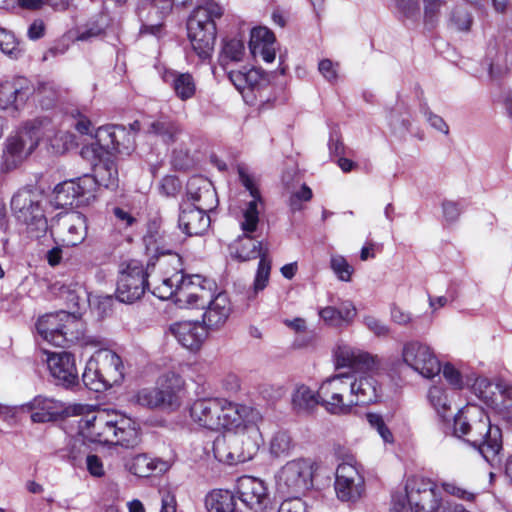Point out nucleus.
<instances>
[{
	"label": "nucleus",
	"mask_w": 512,
	"mask_h": 512,
	"mask_svg": "<svg viewBox=\"0 0 512 512\" xmlns=\"http://www.w3.org/2000/svg\"><path fill=\"white\" fill-rule=\"evenodd\" d=\"M126 466L129 472L138 477H149L154 473H163L169 468L166 461L152 458L147 454L134 456Z\"/></svg>",
	"instance_id": "obj_37"
},
{
	"label": "nucleus",
	"mask_w": 512,
	"mask_h": 512,
	"mask_svg": "<svg viewBox=\"0 0 512 512\" xmlns=\"http://www.w3.org/2000/svg\"><path fill=\"white\" fill-rule=\"evenodd\" d=\"M20 408L21 411L31 413V420L34 423L54 421L65 409L60 401L43 395H38L30 402L20 405Z\"/></svg>",
	"instance_id": "obj_27"
},
{
	"label": "nucleus",
	"mask_w": 512,
	"mask_h": 512,
	"mask_svg": "<svg viewBox=\"0 0 512 512\" xmlns=\"http://www.w3.org/2000/svg\"><path fill=\"white\" fill-rule=\"evenodd\" d=\"M391 321L399 326H409L413 323L414 317L411 312L393 304L390 308Z\"/></svg>",
	"instance_id": "obj_55"
},
{
	"label": "nucleus",
	"mask_w": 512,
	"mask_h": 512,
	"mask_svg": "<svg viewBox=\"0 0 512 512\" xmlns=\"http://www.w3.org/2000/svg\"><path fill=\"white\" fill-rule=\"evenodd\" d=\"M402 362L424 378H433L441 372L440 361L426 342L412 339L403 343Z\"/></svg>",
	"instance_id": "obj_13"
},
{
	"label": "nucleus",
	"mask_w": 512,
	"mask_h": 512,
	"mask_svg": "<svg viewBox=\"0 0 512 512\" xmlns=\"http://www.w3.org/2000/svg\"><path fill=\"white\" fill-rule=\"evenodd\" d=\"M53 229L66 246H76L87 236L86 218L79 212L65 213L58 217Z\"/></svg>",
	"instance_id": "obj_23"
},
{
	"label": "nucleus",
	"mask_w": 512,
	"mask_h": 512,
	"mask_svg": "<svg viewBox=\"0 0 512 512\" xmlns=\"http://www.w3.org/2000/svg\"><path fill=\"white\" fill-rule=\"evenodd\" d=\"M353 393L346 373H341L327 378L318 389L321 406L337 416L349 415L355 407Z\"/></svg>",
	"instance_id": "obj_10"
},
{
	"label": "nucleus",
	"mask_w": 512,
	"mask_h": 512,
	"mask_svg": "<svg viewBox=\"0 0 512 512\" xmlns=\"http://www.w3.org/2000/svg\"><path fill=\"white\" fill-rule=\"evenodd\" d=\"M49 121L34 119L25 122L3 144L0 171L7 173L18 168L48 135Z\"/></svg>",
	"instance_id": "obj_6"
},
{
	"label": "nucleus",
	"mask_w": 512,
	"mask_h": 512,
	"mask_svg": "<svg viewBox=\"0 0 512 512\" xmlns=\"http://www.w3.org/2000/svg\"><path fill=\"white\" fill-rule=\"evenodd\" d=\"M170 333L184 348L197 351L207 338V329L198 322L181 321L172 324Z\"/></svg>",
	"instance_id": "obj_28"
},
{
	"label": "nucleus",
	"mask_w": 512,
	"mask_h": 512,
	"mask_svg": "<svg viewBox=\"0 0 512 512\" xmlns=\"http://www.w3.org/2000/svg\"><path fill=\"white\" fill-rule=\"evenodd\" d=\"M374 370H359L346 373L350 382L355 406L377 402L380 397L381 385L374 375Z\"/></svg>",
	"instance_id": "obj_21"
},
{
	"label": "nucleus",
	"mask_w": 512,
	"mask_h": 512,
	"mask_svg": "<svg viewBox=\"0 0 512 512\" xmlns=\"http://www.w3.org/2000/svg\"><path fill=\"white\" fill-rule=\"evenodd\" d=\"M320 318L329 326L341 327L344 326L339 316L337 307L327 306L319 310Z\"/></svg>",
	"instance_id": "obj_58"
},
{
	"label": "nucleus",
	"mask_w": 512,
	"mask_h": 512,
	"mask_svg": "<svg viewBox=\"0 0 512 512\" xmlns=\"http://www.w3.org/2000/svg\"><path fill=\"white\" fill-rule=\"evenodd\" d=\"M11 209L18 221L24 223L30 233L38 237L48 229L47 219L41 206V196L30 190H19L11 200Z\"/></svg>",
	"instance_id": "obj_11"
},
{
	"label": "nucleus",
	"mask_w": 512,
	"mask_h": 512,
	"mask_svg": "<svg viewBox=\"0 0 512 512\" xmlns=\"http://www.w3.org/2000/svg\"><path fill=\"white\" fill-rule=\"evenodd\" d=\"M512 63V36H498L489 40L485 52L484 61L475 75L482 77L485 73L491 79L499 78Z\"/></svg>",
	"instance_id": "obj_17"
},
{
	"label": "nucleus",
	"mask_w": 512,
	"mask_h": 512,
	"mask_svg": "<svg viewBox=\"0 0 512 512\" xmlns=\"http://www.w3.org/2000/svg\"><path fill=\"white\" fill-rule=\"evenodd\" d=\"M85 465L89 474L93 477L100 478L105 475V469L100 457L94 454H88L85 457Z\"/></svg>",
	"instance_id": "obj_59"
},
{
	"label": "nucleus",
	"mask_w": 512,
	"mask_h": 512,
	"mask_svg": "<svg viewBox=\"0 0 512 512\" xmlns=\"http://www.w3.org/2000/svg\"><path fill=\"white\" fill-rule=\"evenodd\" d=\"M95 183L91 175L66 180L54 189L55 201L58 206H80L94 197Z\"/></svg>",
	"instance_id": "obj_19"
},
{
	"label": "nucleus",
	"mask_w": 512,
	"mask_h": 512,
	"mask_svg": "<svg viewBox=\"0 0 512 512\" xmlns=\"http://www.w3.org/2000/svg\"><path fill=\"white\" fill-rule=\"evenodd\" d=\"M79 430L84 438L94 443L127 449L140 443V429L135 420L105 410L86 415L79 422Z\"/></svg>",
	"instance_id": "obj_4"
},
{
	"label": "nucleus",
	"mask_w": 512,
	"mask_h": 512,
	"mask_svg": "<svg viewBox=\"0 0 512 512\" xmlns=\"http://www.w3.org/2000/svg\"><path fill=\"white\" fill-rule=\"evenodd\" d=\"M94 176L92 179L97 186H104L108 189H115L118 187V170L116 164L111 160L100 161L94 168Z\"/></svg>",
	"instance_id": "obj_38"
},
{
	"label": "nucleus",
	"mask_w": 512,
	"mask_h": 512,
	"mask_svg": "<svg viewBox=\"0 0 512 512\" xmlns=\"http://www.w3.org/2000/svg\"><path fill=\"white\" fill-rule=\"evenodd\" d=\"M330 267L340 281L349 282L353 274V267L341 255H332Z\"/></svg>",
	"instance_id": "obj_50"
},
{
	"label": "nucleus",
	"mask_w": 512,
	"mask_h": 512,
	"mask_svg": "<svg viewBox=\"0 0 512 512\" xmlns=\"http://www.w3.org/2000/svg\"><path fill=\"white\" fill-rule=\"evenodd\" d=\"M315 463L308 458L288 461L276 473L279 489L286 493L302 494L313 486Z\"/></svg>",
	"instance_id": "obj_12"
},
{
	"label": "nucleus",
	"mask_w": 512,
	"mask_h": 512,
	"mask_svg": "<svg viewBox=\"0 0 512 512\" xmlns=\"http://www.w3.org/2000/svg\"><path fill=\"white\" fill-rule=\"evenodd\" d=\"M366 419L370 426L377 430L381 438L386 443L393 442V434L391 433L390 429L386 426L382 416L377 413H367Z\"/></svg>",
	"instance_id": "obj_52"
},
{
	"label": "nucleus",
	"mask_w": 512,
	"mask_h": 512,
	"mask_svg": "<svg viewBox=\"0 0 512 512\" xmlns=\"http://www.w3.org/2000/svg\"><path fill=\"white\" fill-rule=\"evenodd\" d=\"M31 95V88L26 78L15 77L0 83V108L17 112Z\"/></svg>",
	"instance_id": "obj_25"
},
{
	"label": "nucleus",
	"mask_w": 512,
	"mask_h": 512,
	"mask_svg": "<svg viewBox=\"0 0 512 512\" xmlns=\"http://www.w3.org/2000/svg\"><path fill=\"white\" fill-rule=\"evenodd\" d=\"M244 53L245 47L242 40L237 38L227 39L223 43L220 63L225 67L230 62H239L242 60Z\"/></svg>",
	"instance_id": "obj_43"
},
{
	"label": "nucleus",
	"mask_w": 512,
	"mask_h": 512,
	"mask_svg": "<svg viewBox=\"0 0 512 512\" xmlns=\"http://www.w3.org/2000/svg\"><path fill=\"white\" fill-rule=\"evenodd\" d=\"M192 421L211 431L244 433L254 428L261 420V414L253 407L234 403L223 398H202L195 400L190 407Z\"/></svg>",
	"instance_id": "obj_2"
},
{
	"label": "nucleus",
	"mask_w": 512,
	"mask_h": 512,
	"mask_svg": "<svg viewBox=\"0 0 512 512\" xmlns=\"http://www.w3.org/2000/svg\"><path fill=\"white\" fill-rule=\"evenodd\" d=\"M335 491L342 502L356 503L365 495V481L358 469L342 463L336 470Z\"/></svg>",
	"instance_id": "obj_20"
},
{
	"label": "nucleus",
	"mask_w": 512,
	"mask_h": 512,
	"mask_svg": "<svg viewBox=\"0 0 512 512\" xmlns=\"http://www.w3.org/2000/svg\"><path fill=\"white\" fill-rule=\"evenodd\" d=\"M223 15L214 0H199L187 21V33L195 54L203 61L211 58L216 41V20Z\"/></svg>",
	"instance_id": "obj_5"
},
{
	"label": "nucleus",
	"mask_w": 512,
	"mask_h": 512,
	"mask_svg": "<svg viewBox=\"0 0 512 512\" xmlns=\"http://www.w3.org/2000/svg\"><path fill=\"white\" fill-rule=\"evenodd\" d=\"M187 196L192 205L202 209L213 210L218 198L212 183L201 176L191 177L187 182Z\"/></svg>",
	"instance_id": "obj_30"
},
{
	"label": "nucleus",
	"mask_w": 512,
	"mask_h": 512,
	"mask_svg": "<svg viewBox=\"0 0 512 512\" xmlns=\"http://www.w3.org/2000/svg\"><path fill=\"white\" fill-rule=\"evenodd\" d=\"M147 287V273L143 265L132 260L120 271L116 297L123 303H133L142 297Z\"/></svg>",
	"instance_id": "obj_18"
},
{
	"label": "nucleus",
	"mask_w": 512,
	"mask_h": 512,
	"mask_svg": "<svg viewBox=\"0 0 512 512\" xmlns=\"http://www.w3.org/2000/svg\"><path fill=\"white\" fill-rule=\"evenodd\" d=\"M318 70L329 83H335L339 76V64L330 59H323L319 62Z\"/></svg>",
	"instance_id": "obj_54"
},
{
	"label": "nucleus",
	"mask_w": 512,
	"mask_h": 512,
	"mask_svg": "<svg viewBox=\"0 0 512 512\" xmlns=\"http://www.w3.org/2000/svg\"><path fill=\"white\" fill-rule=\"evenodd\" d=\"M428 400L440 417H447L450 411V401L442 387L432 386L428 391Z\"/></svg>",
	"instance_id": "obj_46"
},
{
	"label": "nucleus",
	"mask_w": 512,
	"mask_h": 512,
	"mask_svg": "<svg viewBox=\"0 0 512 512\" xmlns=\"http://www.w3.org/2000/svg\"><path fill=\"white\" fill-rule=\"evenodd\" d=\"M124 378L122 359L114 351L98 349L86 364L83 383L90 390L100 392L120 384Z\"/></svg>",
	"instance_id": "obj_7"
},
{
	"label": "nucleus",
	"mask_w": 512,
	"mask_h": 512,
	"mask_svg": "<svg viewBox=\"0 0 512 512\" xmlns=\"http://www.w3.org/2000/svg\"><path fill=\"white\" fill-rule=\"evenodd\" d=\"M148 132L160 137L165 143H172L181 133V128L176 122L161 118L149 124Z\"/></svg>",
	"instance_id": "obj_42"
},
{
	"label": "nucleus",
	"mask_w": 512,
	"mask_h": 512,
	"mask_svg": "<svg viewBox=\"0 0 512 512\" xmlns=\"http://www.w3.org/2000/svg\"><path fill=\"white\" fill-rule=\"evenodd\" d=\"M249 49L253 57H261L265 62L275 60V36L266 27L253 28L250 33Z\"/></svg>",
	"instance_id": "obj_32"
},
{
	"label": "nucleus",
	"mask_w": 512,
	"mask_h": 512,
	"mask_svg": "<svg viewBox=\"0 0 512 512\" xmlns=\"http://www.w3.org/2000/svg\"><path fill=\"white\" fill-rule=\"evenodd\" d=\"M446 4V0H423L425 25L434 27Z\"/></svg>",
	"instance_id": "obj_49"
},
{
	"label": "nucleus",
	"mask_w": 512,
	"mask_h": 512,
	"mask_svg": "<svg viewBox=\"0 0 512 512\" xmlns=\"http://www.w3.org/2000/svg\"><path fill=\"white\" fill-rule=\"evenodd\" d=\"M238 173L242 185L250 192L252 200L249 201L242 210V216L239 220L243 235L239 236L229 245V251L233 258L240 261H248L260 257L253 282V294L255 296L268 285L271 272V260L268 258L267 252L262 250L261 241L252 236V233L257 230L259 223L258 206L261 204L260 193L253 177L246 169L240 167Z\"/></svg>",
	"instance_id": "obj_1"
},
{
	"label": "nucleus",
	"mask_w": 512,
	"mask_h": 512,
	"mask_svg": "<svg viewBox=\"0 0 512 512\" xmlns=\"http://www.w3.org/2000/svg\"><path fill=\"white\" fill-rule=\"evenodd\" d=\"M0 51L12 59H18L23 54V49L14 33L2 27H0Z\"/></svg>",
	"instance_id": "obj_45"
},
{
	"label": "nucleus",
	"mask_w": 512,
	"mask_h": 512,
	"mask_svg": "<svg viewBox=\"0 0 512 512\" xmlns=\"http://www.w3.org/2000/svg\"><path fill=\"white\" fill-rule=\"evenodd\" d=\"M184 384L179 373L168 371L159 377L156 387L139 390L134 399L146 408L174 411L182 403Z\"/></svg>",
	"instance_id": "obj_8"
},
{
	"label": "nucleus",
	"mask_w": 512,
	"mask_h": 512,
	"mask_svg": "<svg viewBox=\"0 0 512 512\" xmlns=\"http://www.w3.org/2000/svg\"><path fill=\"white\" fill-rule=\"evenodd\" d=\"M235 494L228 490L216 489L207 494L205 506L208 512H233Z\"/></svg>",
	"instance_id": "obj_40"
},
{
	"label": "nucleus",
	"mask_w": 512,
	"mask_h": 512,
	"mask_svg": "<svg viewBox=\"0 0 512 512\" xmlns=\"http://www.w3.org/2000/svg\"><path fill=\"white\" fill-rule=\"evenodd\" d=\"M504 401L499 406V414L508 423L512 424V388L503 391Z\"/></svg>",
	"instance_id": "obj_63"
},
{
	"label": "nucleus",
	"mask_w": 512,
	"mask_h": 512,
	"mask_svg": "<svg viewBox=\"0 0 512 512\" xmlns=\"http://www.w3.org/2000/svg\"><path fill=\"white\" fill-rule=\"evenodd\" d=\"M163 81L174 91L175 95L182 101L189 100L196 93V83L190 73H180L174 70H167L163 73Z\"/></svg>",
	"instance_id": "obj_36"
},
{
	"label": "nucleus",
	"mask_w": 512,
	"mask_h": 512,
	"mask_svg": "<svg viewBox=\"0 0 512 512\" xmlns=\"http://www.w3.org/2000/svg\"><path fill=\"white\" fill-rule=\"evenodd\" d=\"M444 378L455 388L462 387V377L460 372L450 363H446L441 368Z\"/></svg>",
	"instance_id": "obj_62"
},
{
	"label": "nucleus",
	"mask_w": 512,
	"mask_h": 512,
	"mask_svg": "<svg viewBox=\"0 0 512 512\" xmlns=\"http://www.w3.org/2000/svg\"><path fill=\"white\" fill-rule=\"evenodd\" d=\"M80 320L66 311L46 314L36 324L38 335L47 343L64 347L78 337Z\"/></svg>",
	"instance_id": "obj_9"
},
{
	"label": "nucleus",
	"mask_w": 512,
	"mask_h": 512,
	"mask_svg": "<svg viewBox=\"0 0 512 512\" xmlns=\"http://www.w3.org/2000/svg\"><path fill=\"white\" fill-rule=\"evenodd\" d=\"M217 292V285L213 280L201 275H184L178 287V305L187 308L206 307L207 302Z\"/></svg>",
	"instance_id": "obj_16"
},
{
	"label": "nucleus",
	"mask_w": 512,
	"mask_h": 512,
	"mask_svg": "<svg viewBox=\"0 0 512 512\" xmlns=\"http://www.w3.org/2000/svg\"><path fill=\"white\" fill-rule=\"evenodd\" d=\"M143 243L147 254L151 257L170 253V247L165 234L162 233L155 224L148 227V231L143 237Z\"/></svg>",
	"instance_id": "obj_39"
},
{
	"label": "nucleus",
	"mask_w": 512,
	"mask_h": 512,
	"mask_svg": "<svg viewBox=\"0 0 512 512\" xmlns=\"http://www.w3.org/2000/svg\"><path fill=\"white\" fill-rule=\"evenodd\" d=\"M293 448L290 435L287 432L275 433L270 441V453L275 457L287 456Z\"/></svg>",
	"instance_id": "obj_48"
},
{
	"label": "nucleus",
	"mask_w": 512,
	"mask_h": 512,
	"mask_svg": "<svg viewBox=\"0 0 512 512\" xmlns=\"http://www.w3.org/2000/svg\"><path fill=\"white\" fill-rule=\"evenodd\" d=\"M210 210L195 207L192 204L185 203L179 215V228L188 236H197L205 233L211 223L207 214Z\"/></svg>",
	"instance_id": "obj_29"
},
{
	"label": "nucleus",
	"mask_w": 512,
	"mask_h": 512,
	"mask_svg": "<svg viewBox=\"0 0 512 512\" xmlns=\"http://www.w3.org/2000/svg\"><path fill=\"white\" fill-rule=\"evenodd\" d=\"M182 280V272H176L171 277L164 278L159 286L153 288L152 293L159 299L165 300L175 297L178 304V287Z\"/></svg>",
	"instance_id": "obj_44"
},
{
	"label": "nucleus",
	"mask_w": 512,
	"mask_h": 512,
	"mask_svg": "<svg viewBox=\"0 0 512 512\" xmlns=\"http://www.w3.org/2000/svg\"><path fill=\"white\" fill-rule=\"evenodd\" d=\"M203 314V324L207 329H219L222 327L232 311L231 303L225 292H216L209 302Z\"/></svg>",
	"instance_id": "obj_31"
},
{
	"label": "nucleus",
	"mask_w": 512,
	"mask_h": 512,
	"mask_svg": "<svg viewBox=\"0 0 512 512\" xmlns=\"http://www.w3.org/2000/svg\"><path fill=\"white\" fill-rule=\"evenodd\" d=\"M363 324L377 337H386L391 331L386 323L371 315H367L363 318Z\"/></svg>",
	"instance_id": "obj_53"
},
{
	"label": "nucleus",
	"mask_w": 512,
	"mask_h": 512,
	"mask_svg": "<svg viewBox=\"0 0 512 512\" xmlns=\"http://www.w3.org/2000/svg\"><path fill=\"white\" fill-rule=\"evenodd\" d=\"M277 512H307V505L299 497L288 498L279 505Z\"/></svg>",
	"instance_id": "obj_60"
},
{
	"label": "nucleus",
	"mask_w": 512,
	"mask_h": 512,
	"mask_svg": "<svg viewBox=\"0 0 512 512\" xmlns=\"http://www.w3.org/2000/svg\"><path fill=\"white\" fill-rule=\"evenodd\" d=\"M50 375L58 385L71 387L78 383V371L75 358L68 352H44Z\"/></svg>",
	"instance_id": "obj_22"
},
{
	"label": "nucleus",
	"mask_w": 512,
	"mask_h": 512,
	"mask_svg": "<svg viewBox=\"0 0 512 512\" xmlns=\"http://www.w3.org/2000/svg\"><path fill=\"white\" fill-rule=\"evenodd\" d=\"M405 492L411 512H437L441 506L442 498L437 485L428 478L409 477Z\"/></svg>",
	"instance_id": "obj_14"
},
{
	"label": "nucleus",
	"mask_w": 512,
	"mask_h": 512,
	"mask_svg": "<svg viewBox=\"0 0 512 512\" xmlns=\"http://www.w3.org/2000/svg\"><path fill=\"white\" fill-rule=\"evenodd\" d=\"M471 23L472 18L466 10H454L451 17V24L455 27V29L459 31H468L470 29Z\"/></svg>",
	"instance_id": "obj_57"
},
{
	"label": "nucleus",
	"mask_w": 512,
	"mask_h": 512,
	"mask_svg": "<svg viewBox=\"0 0 512 512\" xmlns=\"http://www.w3.org/2000/svg\"><path fill=\"white\" fill-rule=\"evenodd\" d=\"M441 487L445 493L460 500L474 502L476 499L477 494L474 491L462 487L455 481H443Z\"/></svg>",
	"instance_id": "obj_51"
},
{
	"label": "nucleus",
	"mask_w": 512,
	"mask_h": 512,
	"mask_svg": "<svg viewBox=\"0 0 512 512\" xmlns=\"http://www.w3.org/2000/svg\"><path fill=\"white\" fill-rule=\"evenodd\" d=\"M95 144L104 152L128 154L132 149V138L126 129L119 125L99 127L94 134Z\"/></svg>",
	"instance_id": "obj_24"
},
{
	"label": "nucleus",
	"mask_w": 512,
	"mask_h": 512,
	"mask_svg": "<svg viewBox=\"0 0 512 512\" xmlns=\"http://www.w3.org/2000/svg\"><path fill=\"white\" fill-rule=\"evenodd\" d=\"M454 434L474 447L487 462H493L502 450V431L492 425L486 412L467 405L454 417Z\"/></svg>",
	"instance_id": "obj_3"
},
{
	"label": "nucleus",
	"mask_w": 512,
	"mask_h": 512,
	"mask_svg": "<svg viewBox=\"0 0 512 512\" xmlns=\"http://www.w3.org/2000/svg\"><path fill=\"white\" fill-rule=\"evenodd\" d=\"M234 494L249 512H267L272 504L267 484L254 476L239 477L234 487Z\"/></svg>",
	"instance_id": "obj_15"
},
{
	"label": "nucleus",
	"mask_w": 512,
	"mask_h": 512,
	"mask_svg": "<svg viewBox=\"0 0 512 512\" xmlns=\"http://www.w3.org/2000/svg\"><path fill=\"white\" fill-rule=\"evenodd\" d=\"M395 6L406 17H412L419 12L418 0H394Z\"/></svg>",
	"instance_id": "obj_64"
},
{
	"label": "nucleus",
	"mask_w": 512,
	"mask_h": 512,
	"mask_svg": "<svg viewBox=\"0 0 512 512\" xmlns=\"http://www.w3.org/2000/svg\"><path fill=\"white\" fill-rule=\"evenodd\" d=\"M60 90L53 81L39 83L36 89V97L43 108H51L58 100Z\"/></svg>",
	"instance_id": "obj_47"
},
{
	"label": "nucleus",
	"mask_w": 512,
	"mask_h": 512,
	"mask_svg": "<svg viewBox=\"0 0 512 512\" xmlns=\"http://www.w3.org/2000/svg\"><path fill=\"white\" fill-rule=\"evenodd\" d=\"M337 309L343 325H349L353 322L356 317L357 310L351 301H342Z\"/></svg>",
	"instance_id": "obj_61"
},
{
	"label": "nucleus",
	"mask_w": 512,
	"mask_h": 512,
	"mask_svg": "<svg viewBox=\"0 0 512 512\" xmlns=\"http://www.w3.org/2000/svg\"><path fill=\"white\" fill-rule=\"evenodd\" d=\"M313 196L312 190L303 184L301 189L290 196L289 205L292 211H299L302 209V202L310 201Z\"/></svg>",
	"instance_id": "obj_56"
},
{
	"label": "nucleus",
	"mask_w": 512,
	"mask_h": 512,
	"mask_svg": "<svg viewBox=\"0 0 512 512\" xmlns=\"http://www.w3.org/2000/svg\"><path fill=\"white\" fill-rule=\"evenodd\" d=\"M321 405L318 391L315 392L306 385H299L292 394V405L297 412H309L317 405Z\"/></svg>",
	"instance_id": "obj_41"
},
{
	"label": "nucleus",
	"mask_w": 512,
	"mask_h": 512,
	"mask_svg": "<svg viewBox=\"0 0 512 512\" xmlns=\"http://www.w3.org/2000/svg\"><path fill=\"white\" fill-rule=\"evenodd\" d=\"M239 439L236 436L229 438L217 437L213 444V452L215 458L223 463L233 465L240 462H245L251 458L249 454L240 452L237 449Z\"/></svg>",
	"instance_id": "obj_33"
},
{
	"label": "nucleus",
	"mask_w": 512,
	"mask_h": 512,
	"mask_svg": "<svg viewBox=\"0 0 512 512\" xmlns=\"http://www.w3.org/2000/svg\"><path fill=\"white\" fill-rule=\"evenodd\" d=\"M512 388L503 382L493 383L488 378L480 377L473 385L474 393L486 405L494 406L499 411L500 404L504 401L503 391Z\"/></svg>",
	"instance_id": "obj_34"
},
{
	"label": "nucleus",
	"mask_w": 512,
	"mask_h": 512,
	"mask_svg": "<svg viewBox=\"0 0 512 512\" xmlns=\"http://www.w3.org/2000/svg\"><path fill=\"white\" fill-rule=\"evenodd\" d=\"M228 77L240 93L245 90H258L267 83V78L262 70L258 68H243L241 70H231Z\"/></svg>",
	"instance_id": "obj_35"
},
{
	"label": "nucleus",
	"mask_w": 512,
	"mask_h": 512,
	"mask_svg": "<svg viewBox=\"0 0 512 512\" xmlns=\"http://www.w3.org/2000/svg\"><path fill=\"white\" fill-rule=\"evenodd\" d=\"M334 356L338 367H348L354 371L378 369L379 367V360L376 356L342 342L337 344Z\"/></svg>",
	"instance_id": "obj_26"
}]
</instances>
